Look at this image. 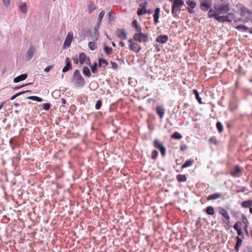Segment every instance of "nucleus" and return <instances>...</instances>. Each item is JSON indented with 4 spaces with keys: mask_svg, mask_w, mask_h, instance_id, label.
Returning a JSON list of instances; mask_svg holds the SVG:
<instances>
[{
    "mask_svg": "<svg viewBox=\"0 0 252 252\" xmlns=\"http://www.w3.org/2000/svg\"><path fill=\"white\" fill-rule=\"evenodd\" d=\"M171 138L173 139L179 140L182 138V136L180 133L178 132H175L171 135Z\"/></svg>",
    "mask_w": 252,
    "mask_h": 252,
    "instance_id": "e433bc0d",
    "label": "nucleus"
},
{
    "mask_svg": "<svg viewBox=\"0 0 252 252\" xmlns=\"http://www.w3.org/2000/svg\"><path fill=\"white\" fill-rule=\"evenodd\" d=\"M108 18L110 21H113L114 20V17L112 15V12L110 11L108 13Z\"/></svg>",
    "mask_w": 252,
    "mask_h": 252,
    "instance_id": "bf43d9fd",
    "label": "nucleus"
},
{
    "mask_svg": "<svg viewBox=\"0 0 252 252\" xmlns=\"http://www.w3.org/2000/svg\"><path fill=\"white\" fill-rule=\"evenodd\" d=\"M186 3L191 9L194 8L196 5V3L194 1L191 0H187L186 1Z\"/></svg>",
    "mask_w": 252,
    "mask_h": 252,
    "instance_id": "c9c22d12",
    "label": "nucleus"
},
{
    "mask_svg": "<svg viewBox=\"0 0 252 252\" xmlns=\"http://www.w3.org/2000/svg\"><path fill=\"white\" fill-rule=\"evenodd\" d=\"M35 50L33 46H32L29 48L26 55V58L28 61H30L32 59L35 53Z\"/></svg>",
    "mask_w": 252,
    "mask_h": 252,
    "instance_id": "f8f14e48",
    "label": "nucleus"
},
{
    "mask_svg": "<svg viewBox=\"0 0 252 252\" xmlns=\"http://www.w3.org/2000/svg\"><path fill=\"white\" fill-rule=\"evenodd\" d=\"M236 239L237 240L236 244L234 247V249L237 252H238L239 250V248L240 246L242 244V240L238 236L236 237Z\"/></svg>",
    "mask_w": 252,
    "mask_h": 252,
    "instance_id": "5701e85b",
    "label": "nucleus"
},
{
    "mask_svg": "<svg viewBox=\"0 0 252 252\" xmlns=\"http://www.w3.org/2000/svg\"><path fill=\"white\" fill-rule=\"evenodd\" d=\"M208 10L209 11L207 14L208 18H210L214 17L215 18H216V17L218 15L217 12L214 9H213L211 8H210Z\"/></svg>",
    "mask_w": 252,
    "mask_h": 252,
    "instance_id": "393cba45",
    "label": "nucleus"
},
{
    "mask_svg": "<svg viewBox=\"0 0 252 252\" xmlns=\"http://www.w3.org/2000/svg\"><path fill=\"white\" fill-rule=\"evenodd\" d=\"M9 144H10V146L11 147L12 150H14V146H15L16 144H15V142L14 141L13 138H11L10 139V140H9Z\"/></svg>",
    "mask_w": 252,
    "mask_h": 252,
    "instance_id": "4d7b16f0",
    "label": "nucleus"
},
{
    "mask_svg": "<svg viewBox=\"0 0 252 252\" xmlns=\"http://www.w3.org/2000/svg\"><path fill=\"white\" fill-rule=\"evenodd\" d=\"M160 8H156L155 10V13L153 15L154 19V22L155 24H157L159 22L158 18L159 15Z\"/></svg>",
    "mask_w": 252,
    "mask_h": 252,
    "instance_id": "b1692460",
    "label": "nucleus"
},
{
    "mask_svg": "<svg viewBox=\"0 0 252 252\" xmlns=\"http://www.w3.org/2000/svg\"><path fill=\"white\" fill-rule=\"evenodd\" d=\"M24 93H31V91H25V92H20V93H17L15 94H14V95H13L12 96H11L9 99L11 100H14L17 96H19L20 95H21V94H23Z\"/></svg>",
    "mask_w": 252,
    "mask_h": 252,
    "instance_id": "c03bdc74",
    "label": "nucleus"
},
{
    "mask_svg": "<svg viewBox=\"0 0 252 252\" xmlns=\"http://www.w3.org/2000/svg\"><path fill=\"white\" fill-rule=\"evenodd\" d=\"M99 27V24H98L97 26L94 27V34L91 33V40L92 41H96L98 40L99 37V33H98V29Z\"/></svg>",
    "mask_w": 252,
    "mask_h": 252,
    "instance_id": "9d476101",
    "label": "nucleus"
},
{
    "mask_svg": "<svg viewBox=\"0 0 252 252\" xmlns=\"http://www.w3.org/2000/svg\"><path fill=\"white\" fill-rule=\"evenodd\" d=\"M104 14H105V12L104 10L100 11V12L99 13V14L98 15V24H99V23L101 21V20L103 18V17L104 15Z\"/></svg>",
    "mask_w": 252,
    "mask_h": 252,
    "instance_id": "09e8293b",
    "label": "nucleus"
},
{
    "mask_svg": "<svg viewBox=\"0 0 252 252\" xmlns=\"http://www.w3.org/2000/svg\"><path fill=\"white\" fill-rule=\"evenodd\" d=\"M132 26L134 28L137 32L142 31V28L141 26L138 24L136 20L134 19L131 23Z\"/></svg>",
    "mask_w": 252,
    "mask_h": 252,
    "instance_id": "f3484780",
    "label": "nucleus"
},
{
    "mask_svg": "<svg viewBox=\"0 0 252 252\" xmlns=\"http://www.w3.org/2000/svg\"><path fill=\"white\" fill-rule=\"evenodd\" d=\"M3 3L5 6H8L10 4V0H2Z\"/></svg>",
    "mask_w": 252,
    "mask_h": 252,
    "instance_id": "052dcab7",
    "label": "nucleus"
},
{
    "mask_svg": "<svg viewBox=\"0 0 252 252\" xmlns=\"http://www.w3.org/2000/svg\"><path fill=\"white\" fill-rule=\"evenodd\" d=\"M129 47L130 50L135 52L137 53H139L141 50V47L136 42H134L131 44V45H129Z\"/></svg>",
    "mask_w": 252,
    "mask_h": 252,
    "instance_id": "ddd939ff",
    "label": "nucleus"
},
{
    "mask_svg": "<svg viewBox=\"0 0 252 252\" xmlns=\"http://www.w3.org/2000/svg\"><path fill=\"white\" fill-rule=\"evenodd\" d=\"M223 222L226 224V226L229 227L230 226V217L228 215L226 216L223 217V219L222 220Z\"/></svg>",
    "mask_w": 252,
    "mask_h": 252,
    "instance_id": "473e14b6",
    "label": "nucleus"
},
{
    "mask_svg": "<svg viewBox=\"0 0 252 252\" xmlns=\"http://www.w3.org/2000/svg\"><path fill=\"white\" fill-rule=\"evenodd\" d=\"M246 13L251 14V11L247 8H243L241 11V15L242 16H245Z\"/></svg>",
    "mask_w": 252,
    "mask_h": 252,
    "instance_id": "603ef678",
    "label": "nucleus"
},
{
    "mask_svg": "<svg viewBox=\"0 0 252 252\" xmlns=\"http://www.w3.org/2000/svg\"><path fill=\"white\" fill-rule=\"evenodd\" d=\"M83 73L84 75L88 77L91 76V72L89 68L87 66H84L83 68Z\"/></svg>",
    "mask_w": 252,
    "mask_h": 252,
    "instance_id": "72a5a7b5",
    "label": "nucleus"
},
{
    "mask_svg": "<svg viewBox=\"0 0 252 252\" xmlns=\"http://www.w3.org/2000/svg\"><path fill=\"white\" fill-rule=\"evenodd\" d=\"M92 31L90 30H84L82 31L79 33V35L82 37V39H84L86 37L90 36L91 37V34Z\"/></svg>",
    "mask_w": 252,
    "mask_h": 252,
    "instance_id": "2eb2a0df",
    "label": "nucleus"
},
{
    "mask_svg": "<svg viewBox=\"0 0 252 252\" xmlns=\"http://www.w3.org/2000/svg\"><path fill=\"white\" fill-rule=\"evenodd\" d=\"M219 213L222 215L223 217L226 216L228 214L227 211L223 207H218L217 208Z\"/></svg>",
    "mask_w": 252,
    "mask_h": 252,
    "instance_id": "a878e982",
    "label": "nucleus"
},
{
    "mask_svg": "<svg viewBox=\"0 0 252 252\" xmlns=\"http://www.w3.org/2000/svg\"><path fill=\"white\" fill-rule=\"evenodd\" d=\"M102 106V101L100 100H98L95 104V108L96 110H99L100 109L101 107Z\"/></svg>",
    "mask_w": 252,
    "mask_h": 252,
    "instance_id": "8fccbe9b",
    "label": "nucleus"
},
{
    "mask_svg": "<svg viewBox=\"0 0 252 252\" xmlns=\"http://www.w3.org/2000/svg\"><path fill=\"white\" fill-rule=\"evenodd\" d=\"M209 141H210L211 142L214 143H216L217 142L216 139L214 137L210 138L209 139Z\"/></svg>",
    "mask_w": 252,
    "mask_h": 252,
    "instance_id": "69168bd1",
    "label": "nucleus"
},
{
    "mask_svg": "<svg viewBox=\"0 0 252 252\" xmlns=\"http://www.w3.org/2000/svg\"><path fill=\"white\" fill-rule=\"evenodd\" d=\"M61 102H62V103L63 104H66V100H65V98H62L61 99Z\"/></svg>",
    "mask_w": 252,
    "mask_h": 252,
    "instance_id": "774afa93",
    "label": "nucleus"
},
{
    "mask_svg": "<svg viewBox=\"0 0 252 252\" xmlns=\"http://www.w3.org/2000/svg\"><path fill=\"white\" fill-rule=\"evenodd\" d=\"M111 64H112V68L113 69L116 70L118 68V65L116 63L111 61Z\"/></svg>",
    "mask_w": 252,
    "mask_h": 252,
    "instance_id": "13d9d810",
    "label": "nucleus"
},
{
    "mask_svg": "<svg viewBox=\"0 0 252 252\" xmlns=\"http://www.w3.org/2000/svg\"><path fill=\"white\" fill-rule=\"evenodd\" d=\"M27 99H31L32 100L37 101L38 102H41L42 101V98L36 96H30L27 97Z\"/></svg>",
    "mask_w": 252,
    "mask_h": 252,
    "instance_id": "37998d69",
    "label": "nucleus"
},
{
    "mask_svg": "<svg viewBox=\"0 0 252 252\" xmlns=\"http://www.w3.org/2000/svg\"><path fill=\"white\" fill-rule=\"evenodd\" d=\"M133 40L139 42H145L148 41V34L141 32H136L133 36Z\"/></svg>",
    "mask_w": 252,
    "mask_h": 252,
    "instance_id": "20e7f679",
    "label": "nucleus"
},
{
    "mask_svg": "<svg viewBox=\"0 0 252 252\" xmlns=\"http://www.w3.org/2000/svg\"><path fill=\"white\" fill-rule=\"evenodd\" d=\"M28 77V75L27 74H22L16 77H15L14 79V83H18L21 81H23L25 80Z\"/></svg>",
    "mask_w": 252,
    "mask_h": 252,
    "instance_id": "4be33fe9",
    "label": "nucleus"
},
{
    "mask_svg": "<svg viewBox=\"0 0 252 252\" xmlns=\"http://www.w3.org/2000/svg\"><path fill=\"white\" fill-rule=\"evenodd\" d=\"M72 69L71 63L70 59L67 57L65 59V65L63 68L62 71L65 73Z\"/></svg>",
    "mask_w": 252,
    "mask_h": 252,
    "instance_id": "9b49d317",
    "label": "nucleus"
},
{
    "mask_svg": "<svg viewBox=\"0 0 252 252\" xmlns=\"http://www.w3.org/2000/svg\"><path fill=\"white\" fill-rule=\"evenodd\" d=\"M214 9L219 14H225L230 10V4L227 3L225 4H215Z\"/></svg>",
    "mask_w": 252,
    "mask_h": 252,
    "instance_id": "7ed1b4c3",
    "label": "nucleus"
},
{
    "mask_svg": "<svg viewBox=\"0 0 252 252\" xmlns=\"http://www.w3.org/2000/svg\"><path fill=\"white\" fill-rule=\"evenodd\" d=\"M147 10L146 9H143V8L140 7L138 9L137 13L138 15L141 16L145 13H147Z\"/></svg>",
    "mask_w": 252,
    "mask_h": 252,
    "instance_id": "79ce46f5",
    "label": "nucleus"
},
{
    "mask_svg": "<svg viewBox=\"0 0 252 252\" xmlns=\"http://www.w3.org/2000/svg\"><path fill=\"white\" fill-rule=\"evenodd\" d=\"M91 70L93 73H95L97 72V63H95L93 65L91 66Z\"/></svg>",
    "mask_w": 252,
    "mask_h": 252,
    "instance_id": "3c124183",
    "label": "nucleus"
},
{
    "mask_svg": "<svg viewBox=\"0 0 252 252\" xmlns=\"http://www.w3.org/2000/svg\"><path fill=\"white\" fill-rule=\"evenodd\" d=\"M95 41H93L90 42L89 43V47L91 50L93 51L96 48V43L95 42Z\"/></svg>",
    "mask_w": 252,
    "mask_h": 252,
    "instance_id": "ea45409f",
    "label": "nucleus"
},
{
    "mask_svg": "<svg viewBox=\"0 0 252 252\" xmlns=\"http://www.w3.org/2000/svg\"><path fill=\"white\" fill-rule=\"evenodd\" d=\"M187 149V146L186 145H183L180 147V150L184 151Z\"/></svg>",
    "mask_w": 252,
    "mask_h": 252,
    "instance_id": "e2e57ef3",
    "label": "nucleus"
},
{
    "mask_svg": "<svg viewBox=\"0 0 252 252\" xmlns=\"http://www.w3.org/2000/svg\"><path fill=\"white\" fill-rule=\"evenodd\" d=\"M72 60L74 62V63L76 64H77L78 63V60L77 56L73 57L72 58Z\"/></svg>",
    "mask_w": 252,
    "mask_h": 252,
    "instance_id": "0e129e2a",
    "label": "nucleus"
},
{
    "mask_svg": "<svg viewBox=\"0 0 252 252\" xmlns=\"http://www.w3.org/2000/svg\"><path fill=\"white\" fill-rule=\"evenodd\" d=\"M216 127L219 132L221 133L223 131V126L220 122H217L216 123Z\"/></svg>",
    "mask_w": 252,
    "mask_h": 252,
    "instance_id": "4c0bfd02",
    "label": "nucleus"
},
{
    "mask_svg": "<svg viewBox=\"0 0 252 252\" xmlns=\"http://www.w3.org/2000/svg\"><path fill=\"white\" fill-rule=\"evenodd\" d=\"M219 14H218L217 16L216 17L215 19H216L220 23L226 22L224 16H219Z\"/></svg>",
    "mask_w": 252,
    "mask_h": 252,
    "instance_id": "a19ab883",
    "label": "nucleus"
},
{
    "mask_svg": "<svg viewBox=\"0 0 252 252\" xmlns=\"http://www.w3.org/2000/svg\"><path fill=\"white\" fill-rule=\"evenodd\" d=\"M20 11L23 13H26L27 12V6L25 3H21L19 5Z\"/></svg>",
    "mask_w": 252,
    "mask_h": 252,
    "instance_id": "7c9ffc66",
    "label": "nucleus"
},
{
    "mask_svg": "<svg viewBox=\"0 0 252 252\" xmlns=\"http://www.w3.org/2000/svg\"><path fill=\"white\" fill-rule=\"evenodd\" d=\"M226 22H231L234 20L235 15L233 13L230 12L227 13L226 15L224 16Z\"/></svg>",
    "mask_w": 252,
    "mask_h": 252,
    "instance_id": "412c9836",
    "label": "nucleus"
},
{
    "mask_svg": "<svg viewBox=\"0 0 252 252\" xmlns=\"http://www.w3.org/2000/svg\"><path fill=\"white\" fill-rule=\"evenodd\" d=\"M52 68L53 66L51 65L48 66L44 69V71L46 72H49Z\"/></svg>",
    "mask_w": 252,
    "mask_h": 252,
    "instance_id": "680f3d73",
    "label": "nucleus"
},
{
    "mask_svg": "<svg viewBox=\"0 0 252 252\" xmlns=\"http://www.w3.org/2000/svg\"><path fill=\"white\" fill-rule=\"evenodd\" d=\"M242 223L241 221H237L233 226L235 230H237L239 229H241Z\"/></svg>",
    "mask_w": 252,
    "mask_h": 252,
    "instance_id": "a18cd8bd",
    "label": "nucleus"
},
{
    "mask_svg": "<svg viewBox=\"0 0 252 252\" xmlns=\"http://www.w3.org/2000/svg\"><path fill=\"white\" fill-rule=\"evenodd\" d=\"M116 34L118 37L124 40L127 39V33L124 29H118L116 31Z\"/></svg>",
    "mask_w": 252,
    "mask_h": 252,
    "instance_id": "0eeeda50",
    "label": "nucleus"
},
{
    "mask_svg": "<svg viewBox=\"0 0 252 252\" xmlns=\"http://www.w3.org/2000/svg\"><path fill=\"white\" fill-rule=\"evenodd\" d=\"M221 195H222L221 193H219V192H216L214 194L209 195L207 197V200L217 199H218V198L221 197Z\"/></svg>",
    "mask_w": 252,
    "mask_h": 252,
    "instance_id": "a211bd4d",
    "label": "nucleus"
},
{
    "mask_svg": "<svg viewBox=\"0 0 252 252\" xmlns=\"http://www.w3.org/2000/svg\"><path fill=\"white\" fill-rule=\"evenodd\" d=\"M241 205L244 208H250L252 206V200H245L241 203Z\"/></svg>",
    "mask_w": 252,
    "mask_h": 252,
    "instance_id": "6ab92c4d",
    "label": "nucleus"
},
{
    "mask_svg": "<svg viewBox=\"0 0 252 252\" xmlns=\"http://www.w3.org/2000/svg\"><path fill=\"white\" fill-rule=\"evenodd\" d=\"M242 221L246 225V226H248V224H249V221L245 216L243 215L242 217Z\"/></svg>",
    "mask_w": 252,
    "mask_h": 252,
    "instance_id": "5fc2aeb1",
    "label": "nucleus"
},
{
    "mask_svg": "<svg viewBox=\"0 0 252 252\" xmlns=\"http://www.w3.org/2000/svg\"><path fill=\"white\" fill-rule=\"evenodd\" d=\"M200 8L202 11H207L212 6V0H199Z\"/></svg>",
    "mask_w": 252,
    "mask_h": 252,
    "instance_id": "39448f33",
    "label": "nucleus"
},
{
    "mask_svg": "<svg viewBox=\"0 0 252 252\" xmlns=\"http://www.w3.org/2000/svg\"><path fill=\"white\" fill-rule=\"evenodd\" d=\"M193 163V161L191 159H188L187 160L185 163L182 165V168H185L188 167H189L191 166Z\"/></svg>",
    "mask_w": 252,
    "mask_h": 252,
    "instance_id": "f704fd0d",
    "label": "nucleus"
},
{
    "mask_svg": "<svg viewBox=\"0 0 252 252\" xmlns=\"http://www.w3.org/2000/svg\"><path fill=\"white\" fill-rule=\"evenodd\" d=\"M158 155V152L156 150H153L152 152V156L151 158L153 159H155L157 158Z\"/></svg>",
    "mask_w": 252,
    "mask_h": 252,
    "instance_id": "49530a36",
    "label": "nucleus"
},
{
    "mask_svg": "<svg viewBox=\"0 0 252 252\" xmlns=\"http://www.w3.org/2000/svg\"><path fill=\"white\" fill-rule=\"evenodd\" d=\"M108 64V62L103 58H99L98 60V66L99 67H105Z\"/></svg>",
    "mask_w": 252,
    "mask_h": 252,
    "instance_id": "aec40b11",
    "label": "nucleus"
},
{
    "mask_svg": "<svg viewBox=\"0 0 252 252\" xmlns=\"http://www.w3.org/2000/svg\"><path fill=\"white\" fill-rule=\"evenodd\" d=\"M73 39V32H70L68 33L65 41L63 43V46L68 47L70 46L71 41Z\"/></svg>",
    "mask_w": 252,
    "mask_h": 252,
    "instance_id": "1a4fd4ad",
    "label": "nucleus"
},
{
    "mask_svg": "<svg viewBox=\"0 0 252 252\" xmlns=\"http://www.w3.org/2000/svg\"><path fill=\"white\" fill-rule=\"evenodd\" d=\"M237 231V234L238 236H241L243 235V232L241 229H239L238 230H236Z\"/></svg>",
    "mask_w": 252,
    "mask_h": 252,
    "instance_id": "338daca9",
    "label": "nucleus"
},
{
    "mask_svg": "<svg viewBox=\"0 0 252 252\" xmlns=\"http://www.w3.org/2000/svg\"><path fill=\"white\" fill-rule=\"evenodd\" d=\"M42 107L44 110H48L51 107V105L49 103H43L42 104Z\"/></svg>",
    "mask_w": 252,
    "mask_h": 252,
    "instance_id": "864d4df0",
    "label": "nucleus"
},
{
    "mask_svg": "<svg viewBox=\"0 0 252 252\" xmlns=\"http://www.w3.org/2000/svg\"><path fill=\"white\" fill-rule=\"evenodd\" d=\"M154 146L157 149L159 150L162 157H164L166 155V148L162 145L158 140L155 139L153 142Z\"/></svg>",
    "mask_w": 252,
    "mask_h": 252,
    "instance_id": "423d86ee",
    "label": "nucleus"
},
{
    "mask_svg": "<svg viewBox=\"0 0 252 252\" xmlns=\"http://www.w3.org/2000/svg\"><path fill=\"white\" fill-rule=\"evenodd\" d=\"M104 50L105 53L108 55L111 54L112 51V49L111 47H108L107 46H105L104 47Z\"/></svg>",
    "mask_w": 252,
    "mask_h": 252,
    "instance_id": "de8ad7c7",
    "label": "nucleus"
},
{
    "mask_svg": "<svg viewBox=\"0 0 252 252\" xmlns=\"http://www.w3.org/2000/svg\"><path fill=\"white\" fill-rule=\"evenodd\" d=\"M78 59L79 61V63L81 64H83L86 59V55L84 53H81L79 54Z\"/></svg>",
    "mask_w": 252,
    "mask_h": 252,
    "instance_id": "bb28decb",
    "label": "nucleus"
},
{
    "mask_svg": "<svg viewBox=\"0 0 252 252\" xmlns=\"http://www.w3.org/2000/svg\"><path fill=\"white\" fill-rule=\"evenodd\" d=\"M88 11L89 13H91L96 8V6L94 2L90 1L88 6Z\"/></svg>",
    "mask_w": 252,
    "mask_h": 252,
    "instance_id": "cd10ccee",
    "label": "nucleus"
},
{
    "mask_svg": "<svg viewBox=\"0 0 252 252\" xmlns=\"http://www.w3.org/2000/svg\"><path fill=\"white\" fill-rule=\"evenodd\" d=\"M167 40L168 36L164 34L159 35L156 38V41L161 44L166 43Z\"/></svg>",
    "mask_w": 252,
    "mask_h": 252,
    "instance_id": "dca6fc26",
    "label": "nucleus"
},
{
    "mask_svg": "<svg viewBox=\"0 0 252 252\" xmlns=\"http://www.w3.org/2000/svg\"><path fill=\"white\" fill-rule=\"evenodd\" d=\"M74 86L77 87H83L85 84V81L82 76L79 70L76 69L74 71L73 76L72 80Z\"/></svg>",
    "mask_w": 252,
    "mask_h": 252,
    "instance_id": "f03ea898",
    "label": "nucleus"
},
{
    "mask_svg": "<svg viewBox=\"0 0 252 252\" xmlns=\"http://www.w3.org/2000/svg\"><path fill=\"white\" fill-rule=\"evenodd\" d=\"M156 111L157 114L159 116V118L161 119L163 118L165 110L161 106H158L156 108Z\"/></svg>",
    "mask_w": 252,
    "mask_h": 252,
    "instance_id": "4468645a",
    "label": "nucleus"
},
{
    "mask_svg": "<svg viewBox=\"0 0 252 252\" xmlns=\"http://www.w3.org/2000/svg\"><path fill=\"white\" fill-rule=\"evenodd\" d=\"M193 94L195 95V98L199 104H203L201 98L199 96V92L196 89L192 90Z\"/></svg>",
    "mask_w": 252,
    "mask_h": 252,
    "instance_id": "c85d7f7f",
    "label": "nucleus"
},
{
    "mask_svg": "<svg viewBox=\"0 0 252 252\" xmlns=\"http://www.w3.org/2000/svg\"><path fill=\"white\" fill-rule=\"evenodd\" d=\"M176 178L179 182H184L187 181V177L184 174H178L177 175Z\"/></svg>",
    "mask_w": 252,
    "mask_h": 252,
    "instance_id": "c756f323",
    "label": "nucleus"
},
{
    "mask_svg": "<svg viewBox=\"0 0 252 252\" xmlns=\"http://www.w3.org/2000/svg\"><path fill=\"white\" fill-rule=\"evenodd\" d=\"M206 213L209 215H213L215 214L214 208L212 206H208L205 209Z\"/></svg>",
    "mask_w": 252,
    "mask_h": 252,
    "instance_id": "2f4dec72",
    "label": "nucleus"
},
{
    "mask_svg": "<svg viewBox=\"0 0 252 252\" xmlns=\"http://www.w3.org/2000/svg\"><path fill=\"white\" fill-rule=\"evenodd\" d=\"M243 170L238 165H235L233 170L230 172V175L233 177H240Z\"/></svg>",
    "mask_w": 252,
    "mask_h": 252,
    "instance_id": "6e6552de",
    "label": "nucleus"
},
{
    "mask_svg": "<svg viewBox=\"0 0 252 252\" xmlns=\"http://www.w3.org/2000/svg\"><path fill=\"white\" fill-rule=\"evenodd\" d=\"M236 29L238 30H241V31H248L249 32V31H251L252 30H249V29L244 26V25H240L239 26H237L236 27Z\"/></svg>",
    "mask_w": 252,
    "mask_h": 252,
    "instance_id": "58836bf2",
    "label": "nucleus"
},
{
    "mask_svg": "<svg viewBox=\"0 0 252 252\" xmlns=\"http://www.w3.org/2000/svg\"><path fill=\"white\" fill-rule=\"evenodd\" d=\"M243 252H252V248L250 246H247L244 249Z\"/></svg>",
    "mask_w": 252,
    "mask_h": 252,
    "instance_id": "6e6d98bb",
    "label": "nucleus"
},
{
    "mask_svg": "<svg viewBox=\"0 0 252 252\" xmlns=\"http://www.w3.org/2000/svg\"><path fill=\"white\" fill-rule=\"evenodd\" d=\"M172 3L171 12L173 16H178L181 12V8L185 6L184 1L182 0H169Z\"/></svg>",
    "mask_w": 252,
    "mask_h": 252,
    "instance_id": "f257e3e1",
    "label": "nucleus"
}]
</instances>
